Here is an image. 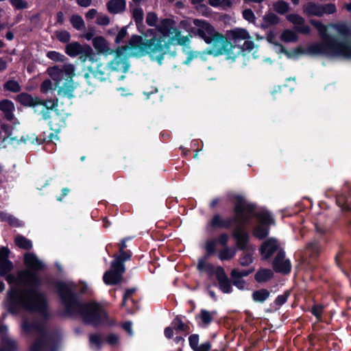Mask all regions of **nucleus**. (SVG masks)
Here are the masks:
<instances>
[{
  "mask_svg": "<svg viewBox=\"0 0 351 351\" xmlns=\"http://www.w3.org/2000/svg\"><path fill=\"white\" fill-rule=\"evenodd\" d=\"M24 264L27 269L19 271L16 275L8 273L3 276L8 284L16 285L6 293L5 309L14 316L22 312L37 313L47 319L48 300L46 294L38 290L43 282L37 273L45 269V265L31 252L24 255Z\"/></svg>",
  "mask_w": 351,
  "mask_h": 351,
  "instance_id": "obj_1",
  "label": "nucleus"
},
{
  "mask_svg": "<svg viewBox=\"0 0 351 351\" xmlns=\"http://www.w3.org/2000/svg\"><path fill=\"white\" fill-rule=\"evenodd\" d=\"M59 301L63 307L62 315L69 317H79L86 325L93 327L114 326L106 309L97 302L84 301L74 284L56 281L54 284Z\"/></svg>",
  "mask_w": 351,
  "mask_h": 351,
  "instance_id": "obj_2",
  "label": "nucleus"
},
{
  "mask_svg": "<svg viewBox=\"0 0 351 351\" xmlns=\"http://www.w3.org/2000/svg\"><path fill=\"white\" fill-rule=\"evenodd\" d=\"M192 27L187 21H182L180 25L189 32V36L202 39L209 47L206 53L213 56L229 54L236 46L239 47L241 40L250 38L249 32L242 28H234L227 32V36L217 32L208 21L199 19H193Z\"/></svg>",
  "mask_w": 351,
  "mask_h": 351,
  "instance_id": "obj_3",
  "label": "nucleus"
},
{
  "mask_svg": "<svg viewBox=\"0 0 351 351\" xmlns=\"http://www.w3.org/2000/svg\"><path fill=\"white\" fill-rule=\"evenodd\" d=\"M228 201L233 204V217H224V230L232 231V237L235 241V246L238 250L246 249L250 241V236L246 229L247 221L245 213V198L239 194H229Z\"/></svg>",
  "mask_w": 351,
  "mask_h": 351,
  "instance_id": "obj_4",
  "label": "nucleus"
},
{
  "mask_svg": "<svg viewBox=\"0 0 351 351\" xmlns=\"http://www.w3.org/2000/svg\"><path fill=\"white\" fill-rule=\"evenodd\" d=\"M47 71L54 83L50 80H45L40 85L41 93H47L49 90L57 89L58 95L62 97L72 99L75 97L73 91L75 86L73 80L75 73L72 64L64 65L62 68L54 66L49 67Z\"/></svg>",
  "mask_w": 351,
  "mask_h": 351,
  "instance_id": "obj_5",
  "label": "nucleus"
},
{
  "mask_svg": "<svg viewBox=\"0 0 351 351\" xmlns=\"http://www.w3.org/2000/svg\"><path fill=\"white\" fill-rule=\"evenodd\" d=\"M136 25L142 36H131L128 42L130 49L139 56L147 55L151 60L156 62L158 51L154 49V45H156L157 43L162 42L161 33H159L158 28H147L143 21L136 23Z\"/></svg>",
  "mask_w": 351,
  "mask_h": 351,
  "instance_id": "obj_6",
  "label": "nucleus"
},
{
  "mask_svg": "<svg viewBox=\"0 0 351 351\" xmlns=\"http://www.w3.org/2000/svg\"><path fill=\"white\" fill-rule=\"evenodd\" d=\"M176 24L173 19L165 18L160 21L158 27V30L162 37V42L154 45V49L158 51L156 62L159 65L162 64L165 56L170 53L171 45L185 46L189 43V36H182L181 32Z\"/></svg>",
  "mask_w": 351,
  "mask_h": 351,
  "instance_id": "obj_7",
  "label": "nucleus"
},
{
  "mask_svg": "<svg viewBox=\"0 0 351 351\" xmlns=\"http://www.w3.org/2000/svg\"><path fill=\"white\" fill-rule=\"evenodd\" d=\"M21 328L26 334H30L33 330L40 333L29 347V351H56L58 348V338L54 334H48L44 326L37 322L24 320Z\"/></svg>",
  "mask_w": 351,
  "mask_h": 351,
  "instance_id": "obj_8",
  "label": "nucleus"
},
{
  "mask_svg": "<svg viewBox=\"0 0 351 351\" xmlns=\"http://www.w3.org/2000/svg\"><path fill=\"white\" fill-rule=\"evenodd\" d=\"M245 213L247 224L253 219L258 220L261 226H268L274 223V220L271 214L265 209L258 210V206L254 202L247 201L245 199Z\"/></svg>",
  "mask_w": 351,
  "mask_h": 351,
  "instance_id": "obj_9",
  "label": "nucleus"
},
{
  "mask_svg": "<svg viewBox=\"0 0 351 351\" xmlns=\"http://www.w3.org/2000/svg\"><path fill=\"white\" fill-rule=\"evenodd\" d=\"M328 41L327 36L323 38V40L320 43H315L310 45L307 48L304 49L302 46H298L293 49L292 56H299L303 54L313 56H324L330 57Z\"/></svg>",
  "mask_w": 351,
  "mask_h": 351,
  "instance_id": "obj_10",
  "label": "nucleus"
},
{
  "mask_svg": "<svg viewBox=\"0 0 351 351\" xmlns=\"http://www.w3.org/2000/svg\"><path fill=\"white\" fill-rule=\"evenodd\" d=\"M330 57L351 58V44L348 40H339L334 36H327Z\"/></svg>",
  "mask_w": 351,
  "mask_h": 351,
  "instance_id": "obj_11",
  "label": "nucleus"
},
{
  "mask_svg": "<svg viewBox=\"0 0 351 351\" xmlns=\"http://www.w3.org/2000/svg\"><path fill=\"white\" fill-rule=\"evenodd\" d=\"M130 49L129 44L125 46L118 47L114 51L115 53L114 59L110 62V68L113 71H121L126 73L130 67L128 58L125 54L127 50Z\"/></svg>",
  "mask_w": 351,
  "mask_h": 351,
  "instance_id": "obj_12",
  "label": "nucleus"
},
{
  "mask_svg": "<svg viewBox=\"0 0 351 351\" xmlns=\"http://www.w3.org/2000/svg\"><path fill=\"white\" fill-rule=\"evenodd\" d=\"M229 239L230 237L228 233L221 232L217 236V237L206 240L204 243L206 257H210L216 254L217 252V245H220L223 247L228 246V243Z\"/></svg>",
  "mask_w": 351,
  "mask_h": 351,
  "instance_id": "obj_13",
  "label": "nucleus"
},
{
  "mask_svg": "<svg viewBox=\"0 0 351 351\" xmlns=\"http://www.w3.org/2000/svg\"><path fill=\"white\" fill-rule=\"evenodd\" d=\"M215 277L218 282L219 289L223 293H231L233 291L231 279H229L224 269L218 266L215 271Z\"/></svg>",
  "mask_w": 351,
  "mask_h": 351,
  "instance_id": "obj_14",
  "label": "nucleus"
},
{
  "mask_svg": "<svg viewBox=\"0 0 351 351\" xmlns=\"http://www.w3.org/2000/svg\"><path fill=\"white\" fill-rule=\"evenodd\" d=\"M136 291V288L126 289L121 304L122 307H125L127 311L131 314L134 313L140 308L138 301L132 298Z\"/></svg>",
  "mask_w": 351,
  "mask_h": 351,
  "instance_id": "obj_15",
  "label": "nucleus"
},
{
  "mask_svg": "<svg viewBox=\"0 0 351 351\" xmlns=\"http://www.w3.org/2000/svg\"><path fill=\"white\" fill-rule=\"evenodd\" d=\"M287 19L295 26L294 29L295 32L302 34H309L311 28L308 25H305L304 19L298 14H289L287 16Z\"/></svg>",
  "mask_w": 351,
  "mask_h": 351,
  "instance_id": "obj_16",
  "label": "nucleus"
},
{
  "mask_svg": "<svg viewBox=\"0 0 351 351\" xmlns=\"http://www.w3.org/2000/svg\"><path fill=\"white\" fill-rule=\"evenodd\" d=\"M16 101L22 106L34 108L41 103V99L38 97H32L27 93H21L15 98Z\"/></svg>",
  "mask_w": 351,
  "mask_h": 351,
  "instance_id": "obj_17",
  "label": "nucleus"
},
{
  "mask_svg": "<svg viewBox=\"0 0 351 351\" xmlns=\"http://www.w3.org/2000/svg\"><path fill=\"white\" fill-rule=\"evenodd\" d=\"M185 316L181 315H176L171 322V326L177 332H182L184 336H186L191 332V328L189 322L185 323L183 319Z\"/></svg>",
  "mask_w": 351,
  "mask_h": 351,
  "instance_id": "obj_18",
  "label": "nucleus"
},
{
  "mask_svg": "<svg viewBox=\"0 0 351 351\" xmlns=\"http://www.w3.org/2000/svg\"><path fill=\"white\" fill-rule=\"evenodd\" d=\"M93 45L98 53L106 54L114 53V50L108 47L106 40L101 36H96L93 40Z\"/></svg>",
  "mask_w": 351,
  "mask_h": 351,
  "instance_id": "obj_19",
  "label": "nucleus"
},
{
  "mask_svg": "<svg viewBox=\"0 0 351 351\" xmlns=\"http://www.w3.org/2000/svg\"><path fill=\"white\" fill-rule=\"evenodd\" d=\"M0 110L3 113L6 120L11 121L14 119L15 107L14 103L8 99L0 101Z\"/></svg>",
  "mask_w": 351,
  "mask_h": 351,
  "instance_id": "obj_20",
  "label": "nucleus"
},
{
  "mask_svg": "<svg viewBox=\"0 0 351 351\" xmlns=\"http://www.w3.org/2000/svg\"><path fill=\"white\" fill-rule=\"evenodd\" d=\"M278 249V245L274 240H268L263 243L260 252L264 259L269 258Z\"/></svg>",
  "mask_w": 351,
  "mask_h": 351,
  "instance_id": "obj_21",
  "label": "nucleus"
},
{
  "mask_svg": "<svg viewBox=\"0 0 351 351\" xmlns=\"http://www.w3.org/2000/svg\"><path fill=\"white\" fill-rule=\"evenodd\" d=\"M217 314L216 311L210 312L206 309H201L199 314L195 315V319L199 326L207 327L213 321V317Z\"/></svg>",
  "mask_w": 351,
  "mask_h": 351,
  "instance_id": "obj_22",
  "label": "nucleus"
},
{
  "mask_svg": "<svg viewBox=\"0 0 351 351\" xmlns=\"http://www.w3.org/2000/svg\"><path fill=\"white\" fill-rule=\"evenodd\" d=\"M123 274L110 269L106 271L103 276V280L108 285H117L121 282Z\"/></svg>",
  "mask_w": 351,
  "mask_h": 351,
  "instance_id": "obj_23",
  "label": "nucleus"
},
{
  "mask_svg": "<svg viewBox=\"0 0 351 351\" xmlns=\"http://www.w3.org/2000/svg\"><path fill=\"white\" fill-rule=\"evenodd\" d=\"M106 6L110 13L118 14L125 10L126 1L125 0H110Z\"/></svg>",
  "mask_w": 351,
  "mask_h": 351,
  "instance_id": "obj_24",
  "label": "nucleus"
},
{
  "mask_svg": "<svg viewBox=\"0 0 351 351\" xmlns=\"http://www.w3.org/2000/svg\"><path fill=\"white\" fill-rule=\"evenodd\" d=\"M304 12L308 16L321 17L324 15L322 5L314 2H308L304 8Z\"/></svg>",
  "mask_w": 351,
  "mask_h": 351,
  "instance_id": "obj_25",
  "label": "nucleus"
},
{
  "mask_svg": "<svg viewBox=\"0 0 351 351\" xmlns=\"http://www.w3.org/2000/svg\"><path fill=\"white\" fill-rule=\"evenodd\" d=\"M224 217L219 213H215L207 223L211 230L224 229Z\"/></svg>",
  "mask_w": 351,
  "mask_h": 351,
  "instance_id": "obj_26",
  "label": "nucleus"
},
{
  "mask_svg": "<svg viewBox=\"0 0 351 351\" xmlns=\"http://www.w3.org/2000/svg\"><path fill=\"white\" fill-rule=\"evenodd\" d=\"M109 69L102 64H97L96 69L91 71L93 77L99 82H106L109 79Z\"/></svg>",
  "mask_w": 351,
  "mask_h": 351,
  "instance_id": "obj_27",
  "label": "nucleus"
},
{
  "mask_svg": "<svg viewBox=\"0 0 351 351\" xmlns=\"http://www.w3.org/2000/svg\"><path fill=\"white\" fill-rule=\"evenodd\" d=\"M273 277L274 273L270 269H260L254 275V279L258 283L267 282Z\"/></svg>",
  "mask_w": 351,
  "mask_h": 351,
  "instance_id": "obj_28",
  "label": "nucleus"
},
{
  "mask_svg": "<svg viewBox=\"0 0 351 351\" xmlns=\"http://www.w3.org/2000/svg\"><path fill=\"white\" fill-rule=\"evenodd\" d=\"M237 250V247H224L218 252L217 257L221 261H229L235 256Z\"/></svg>",
  "mask_w": 351,
  "mask_h": 351,
  "instance_id": "obj_29",
  "label": "nucleus"
},
{
  "mask_svg": "<svg viewBox=\"0 0 351 351\" xmlns=\"http://www.w3.org/2000/svg\"><path fill=\"white\" fill-rule=\"evenodd\" d=\"M243 253L239 256V263L242 267H247L254 262L252 253L251 252L250 243L246 249L242 250Z\"/></svg>",
  "mask_w": 351,
  "mask_h": 351,
  "instance_id": "obj_30",
  "label": "nucleus"
},
{
  "mask_svg": "<svg viewBox=\"0 0 351 351\" xmlns=\"http://www.w3.org/2000/svg\"><path fill=\"white\" fill-rule=\"evenodd\" d=\"M230 278L232 283L239 290H244L246 286V282L237 274V269H232L230 271Z\"/></svg>",
  "mask_w": 351,
  "mask_h": 351,
  "instance_id": "obj_31",
  "label": "nucleus"
},
{
  "mask_svg": "<svg viewBox=\"0 0 351 351\" xmlns=\"http://www.w3.org/2000/svg\"><path fill=\"white\" fill-rule=\"evenodd\" d=\"M270 296V291L267 289H261L254 291L252 298L254 302L258 303L265 302Z\"/></svg>",
  "mask_w": 351,
  "mask_h": 351,
  "instance_id": "obj_32",
  "label": "nucleus"
},
{
  "mask_svg": "<svg viewBox=\"0 0 351 351\" xmlns=\"http://www.w3.org/2000/svg\"><path fill=\"white\" fill-rule=\"evenodd\" d=\"M80 53L79 56L83 62L88 60L91 62L95 60V58L96 56L95 53L93 52V49L90 46L88 45H82L81 49L80 50Z\"/></svg>",
  "mask_w": 351,
  "mask_h": 351,
  "instance_id": "obj_33",
  "label": "nucleus"
},
{
  "mask_svg": "<svg viewBox=\"0 0 351 351\" xmlns=\"http://www.w3.org/2000/svg\"><path fill=\"white\" fill-rule=\"evenodd\" d=\"M81 46L78 42L70 43L66 45L65 53L70 57H76L80 53Z\"/></svg>",
  "mask_w": 351,
  "mask_h": 351,
  "instance_id": "obj_34",
  "label": "nucleus"
},
{
  "mask_svg": "<svg viewBox=\"0 0 351 351\" xmlns=\"http://www.w3.org/2000/svg\"><path fill=\"white\" fill-rule=\"evenodd\" d=\"M14 243L21 249L29 250L32 248V242L23 235H17L15 237Z\"/></svg>",
  "mask_w": 351,
  "mask_h": 351,
  "instance_id": "obj_35",
  "label": "nucleus"
},
{
  "mask_svg": "<svg viewBox=\"0 0 351 351\" xmlns=\"http://www.w3.org/2000/svg\"><path fill=\"white\" fill-rule=\"evenodd\" d=\"M17 343L9 338H2L0 351H16Z\"/></svg>",
  "mask_w": 351,
  "mask_h": 351,
  "instance_id": "obj_36",
  "label": "nucleus"
},
{
  "mask_svg": "<svg viewBox=\"0 0 351 351\" xmlns=\"http://www.w3.org/2000/svg\"><path fill=\"white\" fill-rule=\"evenodd\" d=\"M280 38L285 43H295L298 40L297 34L291 29H285L282 32Z\"/></svg>",
  "mask_w": 351,
  "mask_h": 351,
  "instance_id": "obj_37",
  "label": "nucleus"
},
{
  "mask_svg": "<svg viewBox=\"0 0 351 351\" xmlns=\"http://www.w3.org/2000/svg\"><path fill=\"white\" fill-rule=\"evenodd\" d=\"M291 295V291L289 290H286L282 295H278L275 300L274 301V309L278 310L280 307H281L283 304H285L287 302L289 296Z\"/></svg>",
  "mask_w": 351,
  "mask_h": 351,
  "instance_id": "obj_38",
  "label": "nucleus"
},
{
  "mask_svg": "<svg viewBox=\"0 0 351 351\" xmlns=\"http://www.w3.org/2000/svg\"><path fill=\"white\" fill-rule=\"evenodd\" d=\"M273 268L276 272H280L283 274H288L291 272V262L289 259L285 260L279 263L277 266L274 265Z\"/></svg>",
  "mask_w": 351,
  "mask_h": 351,
  "instance_id": "obj_39",
  "label": "nucleus"
},
{
  "mask_svg": "<svg viewBox=\"0 0 351 351\" xmlns=\"http://www.w3.org/2000/svg\"><path fill=\"white\" fill-rule=\"evenodd\" d=\"M3 89L6 91L16 93L21 91V86L17 81L9 80L3 84Z\"/></svg>",
  "mask_w": 351,
  "mask_h": 351,
  "instance_id": "obj_40",
  "label": "nucleus"
},
{
  "mask_svg": "<svg viewBox=\"0 0 351 351\" xmlns=\"http://www.w3.org/2000/svg\"><path fill=\"white\" fill-rule=\"evenodd\" d=\"M336 202L343 211H350V207L348 204V198L346 195H337L336 197Z\"/></svg>",
  "mask_w": 351,
  "mask_h": 351,
  "instance_id": "obj_41",
  "label": "nucleus"
},
{
  "mask_svg": "<svg viewBox=\"0 0 351 351\" xmlns=\"http://www.w3.org/2000/svg\"><path fill=\"white\" fill-rule=\"evenodd\" d=\"M70 22L72 26L77 30H81L85 27L82 17L78 14H73L71 16Z\"/></svg>",
  "mask_w": 351,
  "mask_h": 351,
  "instance_id": "obj_42",
  "label": "nucleus"
},
{
  "mask_svg": "<svg viewBox=\"0 0 351 351\" xmlns=\"http://www.w3.org/2000/svg\"><path fill=\"white\" fill-rule=\"evenodd\" d=\"M269 234V228L265 226H258L254 230V235L256 238L263 240Z\"/></svg>",
  "mask_w": 351,
  "mask_h": 351,
  "instance_id": "obj_43",
  "label": "nucleus"
},
{
  "mask_svg": "<svg viewBox=\"0 0 351 351\" xmlns=\"http://www.w3.org/2000/svg\"><path fill=\"white\" fill-rule=\"evenodd\" d=\"M325 306L322 304H315L311 306L310 312L314 315L317 321H321Z\"/></svg>",
  "mask_w": 351,
  "mask_h": 351,
  "instance_id": "obj_44",
  "label": "nucleus"
},
{
  "mask_svg": "<svg viewBox=\"0 0 351 351\" xmlns=\"http://www.w3.org/2000/svg\"><path fill=\"white\" fill-rule=\"evenodd\" d=\"M310 23L318 31L319 34L322 36V38H323L324 36H330L326 33L327 28L326 25H324L321 21L315 19H311ZM322 40L323 39H322Z\"/></svg>",
  "mask_w": 351,
  "mask_h": 351,
  "instance_id": "obj_45",
  "label": "nucleus"
},
{
  "mask_svg": "<svg viewBox=\"0 0 351 351\" xmlns=\"http://www.w3.org/2000/svg\"><path fill=\"white\" fill-rule=\"evenodd\" d=\"M274 8L277 13L284 14L289 11V5L286 1L280 0L274 5Z\"/></svg>",
  "mask_w": 351,
  "mask_h": 351,
  "instance_id": "obj_46",
  "label": "nucleus"
},
{
  "mask_svg": "<svg viewBox=\"0 0 351 351\" xmlns=\"http://www.w3.org/2000/svg\"><path fill=\"white\" fill-rule=\"evenodd\" d=\"M208 257H206V254L202 258L198 260L197 265V269L199 271H203L204 269L208 271L213 272L214 270V266L212 264H206V261Z\"/></svg>",
  "mask_w": 351,
  "mask_h": 351,
  "instance_id": "obj_47",
  "label": "nucleus"
},
{
  "mask_svg": "<svg viewBox=\"0 0 351 351\" xmlns=\"http://www.w3.org/2000/svg\"><path fill=\"white\" fill-rule=\"evenodd\" d=\"M14 267L11 261H0V276H4L10 273Z\"/></svg>",
  "mask_w": 351,
  "mask_h": 351,
  "instance_id": "obj_48",
  "label": "nucleus"
},
{
  "mask_svg": "<svg viewBox=\"0 0 351 351\" xmlns=\"http://www.w3.org/2000/svg\"><path fill=\"white\" fill-rule=\"evenodd\" d=\"M263 21L267 26L276 25L280 22V18L272 12H269L263 16Z\"/></svg>",
  "mask_w": 351,
  "mask_h": 351,
  "instance_id": "obj_49",
  "label": "nucleus"
},
{
  "mask_svg": "<svg viewBox=\"0 0 351 351\" xmlns=\"http://www.w3.org/2000/svg\"><path fill=\"white\" fill-rule=\"evenodd\" d=\"M110 269L114 270V271L119 272L121 274H123L125 271V267L124 263L121 262L116 258H114V260L111 262Z\"/></svg>",
  "mask_w": 351,
  "mask_h": 351,
  "instance_id": "obj_50",
  "label": "nucleus"
},
{
  "mask_svg": "<svg viewBox=\"0 0 351 351\" xmlns=\"http://www.w3.org/2000/svg\"><path fill=\"white\" fill-rule=\"evenodd\" d=\"M146 23L150 27H155L157 29L158 21V15L154 12H149L146 14ZM160 24H158L159 25Z\"/></svg>",
  "mask_w": 351,
  "mask_h": 351,
  "instance_id": "obj_51",
  "label": "nucleus"
},
{
  "mask_svg": "<svg viewBox=\"0 0 351 351\" xmlns=\"http://www.w3.org/2000/svg\"><path fill=\"white\" fill-rule=\"evenodd\" d=\"M56 38L62 43H67L70 41L71 34L66 30H60L55 32Z\"/></svg>",
  "mask_w": 351,
  "mask_h": 351,
  "instance_id": "obj_52",
  "label": "nucleus"
},
{
  "mask_svg": "<svg viewBox=\"0 0 351 351\" xmlns=\"http://www.w3.org/2000/svg\"><path fill=\"white\" fill-rule=\"evenodd\" d=\"M47 57L56 62H64L66 59L65 56L56 51H49L47 53Z\"/></svg>",
  "mask_w": 351,
  "mask_h": 351,
  "instance_id": "obj_53",
  "label": "nucleus"
},
{
  "mask_svg": "<svg viewBox=\"0 0 351 351\" xmlns=\"http://www.w3.org/2000/svg\"><path fill=\"white\" fill-rule=\"evenodd\" d=\"M119 252V254H114L113 255V257L116 258L117 259H118L119 261L123 263L125 261L130 260L132 256V253L130 250H123L120 251Z\"/></svg>",
  "mask_w": 351,
  "mask_h": 351,
  "instance_id": "obj_54",
  "label": "nucleus"
},
{
  "mask_svg": "<svg viewBox=\"0 0 351 351\" xmlns=\"http://www.w3.org/2000/svg\"><path fill=\"white\" fill-rule=\"evenodd\" d=\"M132 19L135 23L143 21L144 12L141 8H134L132 10Z\"/></svg>",
  "mask_w": 351,
  "mask_h": 351,
  "instance_id": "obj_55",
  "label": "nucleus"
},
{
  "mask_svg": "<svg viewBox=\"0 0 351 351\" xmlns=\"http://www.w3.org/2000/svg\"><path fill=\"white\" fill-rule=\"evenodd\" d=\"M42 104H38V106H41L42 108H45L47 110H53L58 106V99L42 100Z\"/></svg>",
  "mask_w": 351,
  "mask_h": 351,
  "instance_id": "obj_56",
  "label": "nucleus"
},
{
  "mask_svg": "<svg viewBox=\"0 0 351 351\" xmlns=\"http://www.w3.org/2000/svg\"><path fill=\"white\" fill-rule=\"evenodd\" d=\"M89 341L90 343L95 345L98 349L101 348L103 340L100 335L97 333L91 334L89 337Z\"/></svg>",
  "mask_w": 351,
  "mask_h": 351,
  "instance_id": "obj_57",
  "label": "nucleus"
},
{
  "mask_svg": "<svg viewBox=\"0 0 351 351\" xmlns=\"http://www.w3.org/2000/svg\"><path fill=\"white\" fill-rule=\"evenodd\" d=\"M10 3L16 10L27 8L28 3L24 0H10Z\"/></svg>",
  "mask_w": 351,
  "mask_h": 351,
  "instance_id": "obj_58",
  "label": "nucleus"
},
{
  "mask_svg": "<svg viewBox=\"0 0 351 351\" xmlns=\"http://www.w3.org/2000/svg\"><path fill=\"white\" fill-rule=\"evenodd\" d=\"M242 14L245 20L247 21L250 23H255L256 16L251 9L247 8L244 10L242 12Z\"/></svg>",
  "mask_w": 351,
  "mask_h": 351,
  "instance_id": "obj_59",
  "label": "nucleus"
},
{
  "mask_svg": "<svg viewBox=\"0 0 351 351\" xmlns=\"http://www.w3.org/2000/svg\"><path fill=\"white\" fill-rule=\"evenodd\" d=\"M199 336L198 334H192L189 337V343L191 350L199 346Z\"/></svg>",
  "mask_w": 351,
  "mask_h": 351,
  "instance_id": "obj_60",
  "label": "nucleus"
},
{
  "mask_svg": "<svg viewBox=\"0 0 351 351\" xmlns=\"http://www.w3.org/2000/svg\"><path fill=\"white\" fill-rule=\"evenodd\" d=\"M127 27H123L117 33L114 42L116 44H120L123 38L127 36Z\"/></svg>",
  "mask_w": 351,
  "mask_h": 351,
  "instance_id": "obj_61",
  "label": "nucleus"
},
{
  "mask_svg": "<svg viewBox=\"0 0 351 351\" xmlns=\"http://www.w3.org/2000/svg\"><path fill=\"white\" fill-rule=\"evenodd\" d=\"M254 47V43L252 40H245L243 44L239 47L241 51L243 52H250Z\"/></svg>",
  "mask_w": 351,
  "mask_h": 351,
  "instance_id": "obj_62",
  "label": "nucleus"
},
{
  "mask_svg": "<svg viewBox=\"0 0 351 351\" xmlns=\"http://www.w3.org/2000/svg\"><path fill=\"white\" fill-rule=\"evenodd\" d=\"M322 8L324 11V14H332L337 12V8L335 4L334 3H328L326 5H322Z\"/></svg>",
  "mask_w": 351,
  "mask_h": 351,
  "instance_id": "obj_63",
  "label": "nucleus"
},
{
  "mask_svg": "<svg viewBox=\"0 0 351 351\" xmlns=\"http://www.w3.org/2000/svg\"><path fill=\"white\" fill-rule=\"evenodd\" d=\"M212 345L210 341H207L197 346L193 351H210Z\"/></svg>",
  "mask_w": 351,
  "mask_h": 351,
  "instance_id": "obj_64",
  "label": "nucleus"
}]
</instances>
